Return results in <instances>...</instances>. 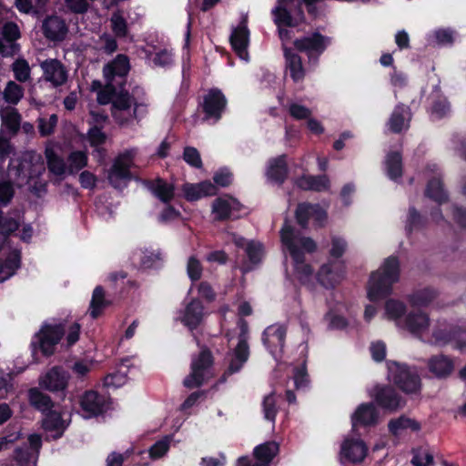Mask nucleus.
I'll return each mask as SVG.
<instances>
[{
	"label": "nucleus",
	"instance_id": "obj_1",
	"mask_svg": "<svg viewBox=\"0 0 466 466\" xmlns=\"http://www.w3.org/2000/svg\"><path fill=\"white\" fill-rule=\"evenodd\" d=\"M119 88L111 81H106L104 87L97 92V102L100 105L111 104V113L120 127L128 126L133 120L141 119V108L147 105L138 102L134 95L125 88V82L118 83Z\"/></svg>",
	"mask_w": 466,
	"mask_h": 466
},
{
	"label": "nucleus",
	"instance_id": "obj_2",
	"mask_svg": "<svg viewBox=\"0 0 466 466\" xmlns=\"http://www.w3.org/2000/svg\"><path fill=\"white\" fill-rule=\"evenodd\" d=\"M400 278V263L397 256L386 258L379 269L371 272L367 286L370 301L377 302L391 295L393 285Z\"/></svg>",
	"mask_w": 466,
	"mask_h": 466
},
{
	"label": "nucleus",
	"instance_id": "obj_3",
	"mask_svg": "<svg viewBox=\"0 0 466 466\" xmlns=\"http://www.w3.org/2000/svg\"><path fill=\"white\" fill-rule=\"evenodd\" d=\"M66 319L42 323L39 330L32 337L29 346L35 363H39L42 358L48 359L55 355L57 345L66 335Z\"/></svg>",
	"mask_w": 466,
	"mask_h": 466
},
{
	"label": "nucleus",
	"instance_id": "obj_4",
	"mask_svg": "<svg viewBox=\"0 0 466 466\" xmlns=\"http://www.w3.org/2000/svg\"><path fill=\"white\" fill-rule=\"evenodd\" d=\"M348 249V242L341 237H331L329 258L322 264L317 274V281L325 289H334L344 278L346 264L340 258Z\"/></svg>",
	"mask_w": 466,
	"mask_h": 466
},
{
	"label": "nucleus",
	"instance_id": "obj_5",
	"mask_svg": "<svg viewBox=\"0 0 466 466\" xmlns=\"http://www.w3.org/2000/svg\"><path fill=\"white\" fill-rule=\"evenodd\" d=\"M388 368L391 381L400 390L408 395L420 392L421 380L414 368L397 361H390Z\"/></svg>",
	"mask_w": 466,
	"mask_h": 466
},
{
	"label": "nucleus",
	"instance_id": "obj_6",
	"mask_svg": "<svg viewBox=\"0 0 466 466\" xmlns=\"http://www.w3.org/2000/svg\"><path fill=\"white\" fill-rule=\"evenodd\" d=\"M227 106L228 99L221 89L212 87L203 96L198 109L203 114V122L217 124L221 120Z\"/></svg>",
	"mask_w": 466,
	"mask_h": 466
},
{
	"label": "nucleus",
	"instance_id": "obj_7",
	"mask_svg": "<svg viewBox=\"0 0 466 466\" xmlns=\"http://www.w3.org/2000/svg\"><path fill=\"white\" fill-rule=\"evenodd\" d=\"M280 239L289 252L294 262V269L299 279H309L313 274V268L310 264L305 262V254L295 241V231L291 225L288 223L283 225L280 229Z\"/></svg>",
	"mask_w": 466,
	"mask_h": 466
},
{
	"label": "nucleus",
	"instance_id": "obj_8",
	"mask_svg": "<svg viewBox=\"0 0 466 466\" xmlns=\"http://www.w3.org/2000/svg\"><path fill=\"white\" fill-rule=\"evenodd\" d=\"M286 337L287 327L278 323L267 327L262 333L263 345L277 361L283 357Z\"/></svg>",
	"mask_w": 466,
	"mask_h": 466
},
{
	"label": "nucleus",
	"instance_id": "obj_9",
	"mask_svg": "<svg viewBox=\"0 0 466 466\" xmlns=\"http://www.w3.org/2000/svg\"><path fill=\"white\" fill-rule=\"evenodd\" d=\"M295 218L298 225L306 229L309 227V221L313 219L317 228H323L328 219L327 211L318 203L301 202L297 205L295 209Z\"/></svg>",
	"mask_w": 466,
	"mask_h": 466
},
{
	"label": "nucleus",
	"instance_id": "obj_10",
	"mask_svg": "<svg viewBox=\"0 0 466 466\" xmlns=\"http://www.w3.org/2000/svg\"><path fill=\"white\" fill-rule=\"evenodd\" d=\"M330 44L331 38L318 31L313 32L310 35L297 38L293 42L296 50L306 53L309 60L313 57L318 59Z\"/></svg>",
	"mask_w": 466,
	"mask_h": 466
},
{
	"label": "nucleus",
	"instance_id": "obj_11",
	"mask_svg": "<svg viewBox=\"0 0 466 466\" xmlns=\"http://www.w3.org/2000/svg\"><path fill=\"white\" fill-rule=\"evenodd\" d=\"M134 152L132 150H126L119 154L108 173V180L112 187L117 188L120 187L122 180H130L132 173L130 171L134 159Z\"/></svg>",
	"mask_w": 466,
	"mask_h": 466
},
{
	"label": "nucleus",
	"instance_id": "obj_12",
	"mask_svg": "<svg viewBox=\"0 0 466 466\" xmlns=\"http://www.w3.org/2000/svg\"><path fill=\"white\" fill-rule=\"evenodd\" d=\"M278 452V443L267 441L255 447L253 455L256 461L253 462L248 456H241L237 461V466H269Z\"/></svg>",
	"mask_w": 466,
	"mask_h": 466
},
{
	"label": "nucleus",
	"instance_id": "obj_13",
	"mask_svg": "<svg viewBox=\"0 0 466 466\" xmlns=\"http://www.w3.org/2000/svg\"><path fill=\"white\" fill-rule=\"evenodd\" d=\"M373 391L374 401L384 410L396 411L405 405V401L392 386L377 385Z\"/></svg>",
	"mask_w": 466,
	"mask_h": 466
},
{
	"label": "nucleus",
	"instance_id": "obj_14",
	"mask_svg": "<svg viewBox=\"0 0 466 466\" xmlns=\"http://www.w3.org/2000/svg\"><path fill=\"white\" fill-rule=\"evenodd\" d=\"M69 379L68 371L61 366H55L39 380V385L51 392L64 391L67 388Z\"/></svg>",
	"mask_w": 466,
	"mask_h": 466
},
{
	"label": "nucleus",
	"instance_id": "obj_15",
	"mask_svg": "<svg viewBox=\"0 0 466 466\" xmlns=\"http://www.w3.org/2000/svg\"><path fill=\"white\" fill-rule=\"evenodd\" d=\"M79 405L86 419L97 417L106 410V399L96 390H90L80 397Z\"/></svg>",
	"mask_w": 466,
	"mask_h": 466
},
{
	"label": "nucleus",
	"instance_id": "obj_16",
	"mask_svg": "<svg viewBox=\"0 0 466 466\" xmlns=\"http://www.w3.org/2000/svg\"><path fill=\"white\" fill-rule=\"evenodd\" d=\"M229 42L233 51L242 60H248V46L249 44V30L247 25V20L240 21L238 26L232 29L229 36Z\"/></svg>",
	"mask_w": 466,
	"mask_h": 466
},
{
	"label": "nucleus",
	"instance_id": "obj_17",
	"mask_svg": "<svg viewBox=\"0 0 466 466\" xmlns=\"http://www.w3.org/2000/svg\"><path fill=\"white\" fill-rule=\"evenodd\" d=\"M206 316L205 307L199 299H192L182 311L181 323L190 331L197 329Z\"/></svg>",
	"mask_w": 466,
	"mask_h": 466
},
{
	"label": "nucleus",
	"instance_id": "obj_18",
	"mask_svg": "<svg viewBox=\"0 0 466 466\" xmlns=\"http://www.w3.org/2000/svg\"><path fill=\"white\" fill-rule=\"evenodd\" d=\"M130 70L129 58L127 55L118 54L111 62L107 63L103 68V74L106 81L114 83L116 76L126 82V77Z\"/></svg>",
	"mask_w": 466,
	"mask_h": 466
},
{
	"label": "nucleus",
	"instance_id": "obj_19",
	"mask_svg": "<svg viewBox=\"0 0 466 466\" xmlns=\"http://www.w3.org/2000/svg\"><path fill=\"white\" fill-rule=\"evenodd\" d=\"M378 420L379 412L372 402L360 404L351 415L352 428L375 426Z\"/></svg>",
	"mask_w": 466,
	"mask_h": 466
},
{
	"label": "nucleus",
	"instance_id": "obj_20",
	"mask_svg": "<svg viewBox=\"0 0 466 466\" xmlns=\"http://www.w3.org/2000/svg\"><path fill=\"white\" fill-rule=\"evenodd\" d=\"M40 66L43 69L45 79L52 83L54 86H62L66 82L67 72L59 60L46 59Z\"/></svg>",
	"mask_w": 466,
	"mask_h": 466
},
{
	"label": "nucleus",
	"instance_id": "obj_21",
	"mask_svg": "<svg viewBox=\"0 0 466 466\" xmlns=\"http://www.w3.org/2000/svg\"><path fill=\"white\" fill-rule=\"evenodd\" d=\"M185 198L189 201H197L205 197L217 195L218 188L209 180H204L199 183H185L182 187Z\"/></svg>",
	"mask_w": 466,
	"mask_h": 466
},
{
	"label": "nucleus",
	"instance_id": "obj_22",
	"mask_svg": "<svg viewBox=\"0 0 466 466\" xmlns=\"http://www.w3.org/2000/svg\"><path fill=\"white\" fill-rule=\"evenodd\" d=\"M44 35L50 41H63L68 32L67 25L64 19L57 15H49L42 25Z\"/></svg>",
	"mask_w": 466,
	"mask_h": 466
},
{
	"label": "nucleus",
	"instance_id": "obj_23",
	"mask_svg": "<svg viewBox=\"0 0 466 466\" xmlns=\"http://www.w3.org/2000/svg\"><path fill=\"white\" fill-rule=\"evenodd\" d=\"M367 446L361 440L346 439L340 450V455L343 460L357 463L361 462L367 455Z\"/></svg>",
	"mask_w": 466,
	"mask_h": 466
},
{
	"label": "nucleus",
	"instance_id": "obj_24",
	"mask_svg": "<svg viewBox=\"0 0 466 466\" xmlns=\"http://www.w3.org/2000/svg\"><path fill=\"white\" fill-rule=\"evenodd\" d=\"M295 185L304 191L324 192L330 188V180L325 174L301 175L295 180Z\"/></svg>",
	"mask_w": 466,
	"mask_h": 466
},
{
	"label": "nucleus",
	"instance_id": "obj_25",
	"mask_svg": "<svg viewBox=\"0 0 466 466\" xmlns=\"http://www.w3.org/2000/svg\"><path fill=\"white\" fill-rule=\"evenodd\" d=\"M147 188L161 202L169 204L175 198V186L164 178L145 180Z\"/></svg>",
	"mask_w": 466,
	"mask_h": 466
},
{
	"label": "nucleus",
	"instance_id": "obj_26",
	"mask_svg": "<svg viewBox=\"0 0 466 466\" xmlns=\"http://www.w3.org/2000/svg\"><path fill=\"white\" fill-rule=\"evenodd\" d=\"M411 119V112L410 106L400 103L398 104L389 119L388 125L390 130L394 134H400L404 128H409Z\"/></svg>",
	"mask_w": 466,
	"mask_h": 466
},
{
	"label": "nucleus",
	"instance_id": "obj_27",
	"mask_svg": "<svg viewBox=\"0 0 466 466\" xmlns=\"http://www.w3.org/2000/svg\"><path fill=\"white\" fill-rule=\"evenodd\" d=\"M266 175L270 181L282 185L289 176L287 155L282 154L269 159Z\"/></svg>",
	"mask_w": 466,
	"mask_h": 466
},
{
	"label": "nucleus",
	"instance_id": "obj_28",
	"mask_svg": "<svg viewBox=\"0 0 466 466\" xmlns=\"http://www.w3.org/2000/svg\"><path fill=\"white\" fill-rule=\"evenodd\" d=\"M45 417L42 420V428L46 432L54 433L52 435L54 440L60 439L66 431L68 424L66 423L60 412L50 410L44 413Z\"/></svg>",
	"mask_w": 466,
	"mask_h": 466
},
{
	"label": "nucleus",
	"instance_id": "obj_29",
	"mask_svg": "<svg viewBox=\"0 0 466 466\" xmlns=\"http://www.w3.org/2000/svg\"><path fill=\"white\" fill-rule=\"evenodd\" d=\"M427 365L429 370L438 379H446L454 370L452 359L443 354L431 356Z\"/></svg>",
	"mask_w": 466,
	"mask_h": 466
},
{
	"label": "nucleus",
	"instance_id": "obj_30",
	"mask_svg": "<svg viewBox=\"0 0 466 466\" xmlns=\"http://www.w3.org/2000/svg\"><path fill=\"white\" fill-rule=\"evenodd\" d=\"M284 58L291 79L296 83L303 80L306 73L301 56L291 48L284 47Z\"/></svg>",
	"mask_w": 466,
	"mask_h": 466
},
{
	"label": "nucleus",
	"instance_id": "obj_31",
	"mask_svg": "<svg viewBox=\"0 0 466 466\" xmlns=\"http://www.w3.org/2000/svg\"><path fill=\"white\" fill-rule=\"evenodd\" d=\"M420 430V422L406 415H400L398 418L390 420L388 422V431L394 437H399L404 431L418 432Z\"/></svg>",
	"mask_w": 466,
	"mask_h": 466
},
{
	"label": "nucleus",
	"instance_id": "obj_32",
	"mask_svg": "<svg viewBox=\"0 0 466 466\" xmlns=\"http://www.w3.org/2000/svg\"><path fill=\"white\" fill-rule=\"evenodd\" d=\"M404 325L410 333L420 334L428 329L430 318L420 309L412 310L405 317Z\"/></svg>",
	"mask_w": 466,
	"mask_h": 466
},
{
	"label": "nucleus",
	"instance_id": "obj_33",
	"mask_svg": "<svg viewBox=\"0 0 466 466\" xmlns=\"http://www.w3.org/2000/svg\"><path fill=\"white\" fill-rule=\"evenodd\" d=\"M249 357V346L248 341L241 339L238 341L234 349L233 358L228 367L227 373L229 375L238 372Z\"/></svg>",
	"mask_w": 466,
	"mask_h": 466
},
{
	"label": "nucleus",
	"instance_id": "obj_34",
	"mask_svg": "<svg viewBox=\"0 0 466 466\" xmlns=\"http://www.w3.org/2000/svg\"><path fill=\"white\" fill-rule=\"evenodd\" d=\"M385 170L387 177L393 181H398L403 175L402 155L400 151H390L386 155Z\"/></svg>",
	"mask_w": 466,
	"mask_h": 466
},
{
	"label": "nucleus",
	"instance_id": "obj_35",
	"mask_svg": "<svg viewBox=\"0 0 466 466\" xmlns=\"http://www.w3.org/2000/svg\"><path fill=\"white\" fill-rule=\"evenodd\" d=\"M28 402L31 407L43 414L52 410L54 402L50 396L42 392L38 388H31L27 393Z\"/></svg>",
	"mask_w": 466,
	"mask_h": 466
},
{
	"label": "nucleus",
	"instance_id": "obj_36",
	"mask_svg": "<svg viewBox=\"0 0 466 466\" xmlns=\"http://www.w3.org/2000/svg\"><path fill=\"white\" fill-rule=\"evenodd\" d=\"M425 196L439 205L449 200L448 193L443 187V183L439 177H432L427 183Z\"/></svg>",
	"mask_w": 466,
	"mask_h": 466
},
{
	"label": "nucleus",
	"instance_id": "obj_37",
	"mask_svg": "<svg viewBox=\"0 0 466 466\" xmlns=\"http://www.w3.org/2000/svg\"><path fill=\"white\" fill-rule=\"evenodd\" d=\"M438 291L431 287L418 289L408 296V301L412 307H427L437 297Z\"/></svg>",
	"mask_w": 466,
	"mask_h": 466
},
{
	"label": "nucleus",
	"instance_id": "obj_38",
	"mask_svg": "<svg viewBox=\"0 0 466 466\" xmlns=\"http://www.w3.org/2000/svg\"><path fill=\"white\" fill-rule=\"evenodd\" d=\"M20 267L21 251L14 249L4 260L0 261V273L5 275L3 280L14 276Z\"/></svg>",
	"mask_w": 466,
	"mask_h": 466
},
{
	"label": "nucleus",
	"instance_id": "obj_39",
	"mask_svg": "<svg viewBox=\"0 0 466 466\" xmlns=\"http://www.w3.org/2000/svg\"><path fill=\"white\" fill-rule=\"evenodd\" d=\"M212 213L216 221H226L238 219L240 215L231 214L229 200L223 198H217L212 203Z\"/></svg>",
	"mask_w": 466,
	"mask_h": 466
},
{
	"label": "nucleus",
	"instance_id": "obj_40",
	"mask_svg": "<svg viewBox=\"0 0 466 466\" xmlns=\"http://www.w3.org/2000/svg\"><path fill=\"white\" fill-rule=\"evenodd\" d=\"M46 158L47 168L50 173L56 176H63L67 167L64 159L58 156L56 151L51 147H46L45 150Z\"/></svg>",
	"mask_w": 466,
	"mask_h": 466
},
{
	"label": "nucleus",
	"instance_id": "obj_41",
	"mask_svg": "<svg viewBox=\"0 0 466 466\" xmlns=\"http://www.w3.org/2000/svg\"><path fill=\"white\" fill-rule=\"evenodd\" d=\"M109 305V301L105 299V290L102 286H96L93 291L90 302V316L92 319H97L103 309Z\"/></svg>",
	"mask_w": 466,
	"mask_h": 466
},
{
	"label": "nucleus",
	"instance_id": "obj_42",
	"mask_svg": "<svg viewBox=\"0 0 466 466\" xmlns=\"http://www.w3.org/2000/svg\"><path fill=\"white\" fill-rule=\"evenodd\" d=\"M2 127L12 136L17 134L21 125V115L16 108H12L10 111L1 116Z\"/></svg>",
	"mask_w": 466,
	"mask_h": 466
},
{
	"label": "nucleus",
	"instance_id": "obj_43",
	"mask_svg": "<svg viewBox=\"0 0 466 466\" xmlns=\"http://www.w3.org/2000/svg\"><path fill=\"white\" fill-rule=\"evenodd\" d=\"M25 89L15 81H8L3 92L5 101L9 105H17L23 98Z\"/></svg>",
	"mask_w": 466,
	"mask_h": 466
},
{
	"label": "nucleus",
	"instance_id": "obj_44",
	"mask_svg": "<svg viewBox=\"0 0 466 466\" xmlns=\"http://www.w3.org/2000/svg\"><path fill=\"white\" fill-rule=\"evenodd\" d=\"M69 166L67 167L69 174H76L87 166L88 157L85 151L76 150L67 157Z\"/></svg>",
	"mask_w": 466,
	"mask_h": 466
},
{
	"label": "nucleus",
	"instance_id": "obj_45",
	"mask_svg": "<svg viewBox=\"0 0 466 466\" xmlns=\"http://www.w3.org/2000/svg\"><path fill=\"white\" fill-rule=\"evenodd\" d=\"M427 218L420 215L415 207L409 208V214L406 222V231L411 234L414 230H419L426 226Z\"/></svg>",
	"mask_w": 466,
	"mask_h": 466
},
{
	"label": "nucleus",
	"instance_id": "obj_46",
	"mask_svg": "<svg viewBox=\"0 0 466 466\" xmlns=\"http://www.w3.org/2000/svg\"><path fill=\"white\" fill-rule=\"evenodd\" d=\"M213 362L214 358L211 351L208 349H204L199 352L198 356L192 360L190 368L205 374V372L211 368Z\"/></svg>",
	"mask_w": 466,
	"mask_h": 466
},
{
	"label": "nucleus",
	"instance_id": "obj_47",
	"mask_svg": "<svg viewBox=\"0 0 466 466\" xmlns=\"http://www.w3.org/2000/svg\"><path fill=\"white\" fill-rule=\"evenodd\" d=\"M111 28L116 37L124 38L127 35L128 25L126 18L119 12H114L110 18Z\"/></svg>",
	"mask_w": 466,
	"mask_h": 466
},
{
	"label": "nucleus",
	"instance_id": "obj_48",
	"mask_svg": "<svg viewBox=\"0 0 466 466\" xmlns=\"http://www.w3.org/2000/svg\"><path fill=\"white\" fill-rule=\"evenodd\" d=\"M12 71L15 79L18 82L25 83L30 79L31 69L28 62L25 58H18L12 64Z\"/></svg>",
	"mask_w": 466,
	"mask_h": 466
},
{
	"label": "nucleus",
	"instance_id": "obj_49",
	"mask_svg": "<svg viewBox=\"0 0 466 466\" xmlns=\"http://www.w3.org/2000/svg\"><path fill=\"white\" fill-rule=\"evenodd\" d=\"M19 227L18 219L3 215L0 222V238L8 241L9 238L19 229Z\"/></svg>",
	"mask_w": 466,
	"mask_h": 466
},
{
	"label": "nucleus",
	"instance_id": "obj_50",
	"mask_svg": "<svg viewBox=\"0 0 466 466\" xmlns=\"http://www.w3.org/2000/svg\"><path fill=\"white\" fill-rule=\"evenodd\" d=\"M162 254L159 250H146L140 260L143 268H158L162 264Z\"/></svg>",
	"mask_w": 466,
	"mask_h": 466
},
{
	"label": "nucleus",
	"instance_id": "obj_51",
	"mask_svg": "<svg viewBox=\"0 0 466 466\" xmlns=\"http://www.w3.org/2000/svg\"><path fill=\"white\" fill-rule=\"evenodd\" d=\"M451 106L448 99L442 95H439L431 104V113L438 119L445 117L450 112Z\"/></svg>",
	"mask_w": 466,
	"mask_h": 466
},
{
	"label": "nucleus",
	"instance_id": "obj_52",
	"mask_svg": "<svg viewBox=\"0 0 466 466\" xmlns=\"http://www.w3.org/2000/svg\"><path fill=\"white\" fill-rule=\"evenodd\" d=\"M385 311L389 319H398L406 312V306L397 299H388L385 304Z\"/></svg>",
	"mask_w": 466,
	"mask_h": 466
},
{
	"label": "nucleus",
	"instance_id": "obj_53",
	"mask_svg": "<svg viewBox=\"0 0 466 466\" xmlns=\"http://www.w3.org/2000/svg\"><path fill=\"white\" fill-rule=\"evenodd\" d=\"M183 160L187 165L195 168H201L203 167L200 154L194 147H185L183 151Z\"/></svg>",
	"mask_w": 466,
	"mask_h": 466
},
{
	"label": "nucleus",
	"instance_id": "obj_54",
	"mask_svg": "<svg viewBox=\"0 0 466 466\" xmlns=\"http://www.w3.org/2000/svg\"><path fill=\"white\" fill-rule=\"evenodd\" d=\"M262 408L265 419L269 421L275 422L278 409L276 406L274 393H270L264 398L262 402Z\"/></svg>",
	"mask_w": 466,
	"mask_h": 466
},
{
	"label": "nucleus",
	"instance_id": "obj_55",
	"mask_svg": "<svg viewBox=\"0 0 466 466\" xmlns=\"http://www.w3.org/2000/svg\"><path fill=\"white\" fill-rule=\"evenodd\" d=\"M15 187L11 181H0V206L7 207L15 197Z\"/></svg>",
	"mask_w": 466,
	"mask_h": 466
},
{
	"label": "nucleus",
	"instance_id": "obj_56",
	"mask_svg": "<svg viewBox=\"0 0 466 466\" xmlns=\"http://www.w3.org/2000/svg\"><path fill=\"white\" fill-rule=\"evenodd\" d=\"M190 369V373L183 380L184 387L189 390L201 387L205 382V374Z\"/></svg>",
	"mask_w": 466,
	"mask_h": 466
},
{
	"label": "nucleus",
	"instance_id": "obj_57",
	"mask_svg": "<svg viewBox=\"0 0 466 466\" xmlns=\"http://www.w3.org/2000/svg\"><path fill=\"white\" fill-rule=\"evenodd\" d=\"M456 330L455 328L447 329H438L433 330L432 338L435 339V342L440 345H447L455 339Z\"/></svg>",
	"mask_w": 466,
	"mask_h": 466
},
{
	"label": "nucleus",
	"instance_id": "obj_58",
	"mask_svg": "<svg viewBox=\"0 0 466 466\" xmlns=\"http://www.w3.org/2000/svg\"><path fill=\"white\" fill-rule=\"evenodd\" d=\"M57 116L53 114L48 119L40 118L38 130L41 137H48L54 133L57 124Z\"/></svg>",
	"mask_w": 466,
	"mask_h": 466
},
{
	"label": "nucleus",
	"instance_id": "obj_59",
	"mask_svg": "<svg viewBox=\"0 0 466 466\" xmlns=\"http://www.w3.org/2000/svg\"><path fill=\"white\" fill-rule=\"evenodd\" d=\"M187 272L191 281L195 282L200 279L202 276V266L200 261L194 256L188 258Z\"/></svg>",
	"mask_w": 466,
	"mask_h": 466
},
{
	"label": "nucleus",
	"instance_id": "obj_60",
	"mask_svg": "<svg viewBox=\"0 0 466 466\" xmlns=\"http://www.w3.org/2000/svg\"><path fill=\"white\" fill-rule=\"evenodd\" d=\"M263 246L260 243L249 241L246 247V253L252 264H258L261 261Z\"/></svg>",
	"mask_w": 466,
	"mask_h": 466
},
{
	"label": "nucleus",
	"instance_id": "obj_61",
	"mask_svg": "<svg viewBox=\"0 0 466 466\" xmlns=\"http://www.w3.org/2000/svg\"><path fill=\"white\" fill-rule=\"evenodd\" d=\"M294 383L297 389L305 388L309 384V374L307 371L306 361L299 367L294 369Z\"/></svg>",
	"mask_w": 466,
	"mask_h": 466
},
{
	"label": "nucleus",
	"instance_id": "obj_62",
	"mask_svg": "<svg viewBox=\"0 0 466 466\" xmlns=\"http://www.w3.org/2000/svg\"><path fill=\"white\" fill-rule=\"evenodd\" d=\"M87 135L91 147H96L102 146L106 141V135L102 131V128L97 126L90 127Z\"/></svg>",
	"mask_w": 466,
	"mask_h": 466
},
{
	"label": "nucleus",
	"instance_id": "obj_63",
	"mask_svg": "<svg viewBox=\"0 0 466 466\" xmlns=\"http://www.w3.org/2000/svg\"><path fill=\"white\" fill-rule=\"evenodd\" d=\"M2 35L6 42L15 43L20 37L18 25L14 22H6L2 29Z\"/></svg>",
	"mask_w": 466,
	"mask_h": 466
},
{
	"label": "nucleus",
	"instance_id": "obj_64",
	"mask_svg": "<svg viewBox=\"0 0 466 466\" xmlns=\"http://www.w3.org/2000/svg\"><path fill=\"white\" fill-rule=\"evenodd\" d=\"M434 462L433 455L428 451H419L414 453L411 463L414 466H430Z\"/></svg>",
	"mask_w": 466,
	"mask_h": 466
}]
</instances>
